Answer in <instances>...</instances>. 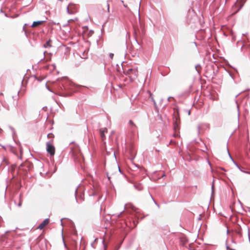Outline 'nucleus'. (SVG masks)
<instances>
[{
	"instance_id": "f257e3e1",
	"label": "nucleus",
	"mask_w": 250,
	"mask_h": 250,
	"mask_svg": "<svg viewBox=\"0 0 250 250\" xmlns=\"http://www.w3.org/2000/svg\"><path fill=\"white\" fill-rule=\"evenodd\" d=\"M46 151L51 156H53L55 153V147L52 142H47L46 144Z\"/></svg>"
},
{
	"instance_id": "f03ea898",
	"label": "nucleus",
	"mask_w": 250,
	"mask_h": 250,
	"mask_svg": "<svg viewBox=\"0 0 250 250\" xmlns=\"http://www.w3.org/2000/svg\"><path fill=\"white\" fill-rule=\"evenodd\" d=\"M246 0H237L234 6H233V9L235 10L234 13L238 12L240 9L244 5Z\"/></svg>"
},
{
	"instance_id": "7ed1b4c3",
	"label": "nucleus",
	"mask_w": 250,
	"mask_h": 250,
	"mask_svg": "<svg viewBox=\"0 0 250 250\" xmlns=\"http://www.w3.org/2000/svg\"><path fill=\"white\" fill-rule=\"evenodd\" d=\"M74 159L75 161L81 163L84 161V158L82 154L79 151H75L73 152Z\"/></svg>"
},
{
	"instance_id": "20e7f679",
	"label": "nucleus",
	"mask_w": 250,
	"mask_h": 250,
	"mask_svg": "<svg viewBox=\"0 0 250 250\" xmlns=\"http://www.w3.org/2000/svg\"><path fill=\"white\" fill-rule=\"evenodd\" d=\"M126 74L127 75H130V78L132 79H134L135 77H137L138 71L137 70L130 68L126 70Z\"/></svg>"
},
{
	"instance_id": "39448f33",
	"label": "nucleus",
	"mask_w": 250,
	"mask_h": 250,
	"mask_svg": "<svg viewBox=\"0 0 250 250\" xmlns=\"http://www.w3.org/2000/svg\"><path fill=\"white\" fill-rule=\"evenodd\" d=\"M67 12L69 14H73L77 12L76 6L73 4H69L67 7Z\"/></svg>"
},
{
	"instance_id": "423d86ee",
	"label": "nucleus",
	"mask_w": 250,
	"mask_h": 250,
	"mask_svg": "<svg viewBox=\"0 0 250 250\" xmlns=\"http://www.w3.org/2000/svg\"><path fill=\"white\" fill-rule=\"evenodd\" d=\"M180 123V120L179 117H177L175 118L174 123V129L175 131L179 129V124Z\"/></svg>"
},
{
	"instance_id": "0eeeda50",
	"label": "nucleus",
	"mask_w": 250,
	"mask_h": 250,
	"mask_svg": "<svg viewBox=\"0 0 250 250\" xmlns=\"http://www.w3.org/2000/svg\"><path fill=\"white\" fill-rule=\"evenodd\" d=\"M107 132V129L106 128H102L100 129V136L101 137L102 141H104V140L105 139V136L104 134Z\"/></svg>"
},
{
	"instance_id": "6e6552de",
	"label": "nucleus",
	"mask_w": 250,
	"mask_h": 250,
	"mask_svg": "<svg viewBox=\"0 0 250 250\" xmlns=\"http://www.w3.org/2000/svg\"><path fill=\"white\" fill-rule=\"evenodd\" d=\"M49 220L48 219H45L40 225L38 226V229H43L49 223Z\"/></svg>"
},
{
	"instance_id": "1a4fd4ad",
	"label": "nucleus",
	"mask_w": 250,
	"mask_h": 250,
	"mask_svg": "<svg viewBox=\"0 0 250 250\" xmlns=\"http://www.w3.org/2000/svg\"><path fill=\"white\" fill-rule=\"evenodd\" d=\"M44 22V21H34L32 23V25H31V27L33 28L39 26L42 24Z\"/></svg>"
},
{
	"instance_id": "9d476101",
	"label": "nucleus",
	"mask_w": 250,
	"mask_h": 250,
	"mask_svg": "<svg viewBox=\"0 0 250 250\" xmlns=\"http://www.w3.org/2000/svg\"><path fill=\"white\" fill-rule=\"evenodd\" d=\"M51 42L52 41L51 40H49L48 41L46 42L44 44L43 46L45 48L51 47Z\"/></svg>"
},
{
	"instance_id": "9b49d317",
	"label": "nucleus",
	"mask_w": 250,
	"mask_h": 250,
	"mask_svg": "<svg viewBox=\"0 0 250 250\" xmlns=\"http://www.w3.org/2000/svg\"><path fill=\"white\" fill-rule=\"evenodd\" d=\"M47 137L51 139V140L50 141H49L48 142H52V143H53V141H54L53 138L54 137V134L52 133H49L47 135Z\"/></svg>"
},
{
	"instance_id": "f8f14e48",
	"label": "nucleus",
	"mask_w": 250,
	"mask_h": 250,
	"mask_svg": "<svg viewBox=\"0 0 250 250\" xmlns=\"http://www.w3.org/2000/svg\"><path fill=\"white\" fill-rule=\"evenodd\" d=\"M22 196L21 195V194L20 195V197H19V203L18 204V206L19 207H20L21 206V205H22Z\"/></svg>"
},
{
	"instance_id": "ddd939ff",
	"label": "nucleus",
	"mask_w": 250,
	"mask_h": 250,
	"mask_svg": "<svg viewBox=\"0 0 250 250\" xmlns=\"http://www.w3.org/2000/svg\"><path fill=\"white\" fill-rule=\"evenodd\" d=\"M181 242L182 243L183 245H184L188 243V239L185 237H182L181 238Z\"/></svg>"
},
{
	"instance_id": "4468645a",
	"label": "nucleus",
	"mask_w": 250,
	"mask_h": 250,
	"mask_svg": "<svg viewBox=\"0 0 250 250\" xmlns=\"http://www.w3.org/2000/svg\"><path fill=\"white\" fill-rule=\"evenodd\" d=\"M129 125L132 127H134V128H137V126H136V125L134 124V123L132 120H130L129 121Z\"/></svg>"
},
{
	"instance_id": "2eb2a0df",
	"label": "nucleus",
	"mask_w": 250,
	"mask_h": 250,
	"mask_svg": "<svg viewBox=\"0 0 250 250\" xmlns=\"http://www.w3.org/2000/svg\"><path fill=\"white\" fill-rule=\"evenodd\" d=\"M113 56H114V54L113 53H110L109 54V57L110 58L112 59L113 58Z\"/></svg>"
},
{
	"instance_id": "dca6fc26",
	"label": "nucleus",
	"mask_w": 250,
	"mask_h": 250,
	"mask_svg": "<svg viewBox=\"0 0 250 250\" xmlns=\"http://www.w3.org/2000/svg\"><path fill=\"white\" fill-rule=\"evenodd\" d=\"M148 92L149 94L150 98L152 100L154 101L153 97H152V94L151 93V92L150 91H148Z\"/></svg>"
},
{
	"instance_id": "f3484780",
	"label": "nucleus",
	"mask_w": 250,
	"mask_h": 250,
	"mask_svg": "<svg viewBox=\"0 0 250 250\" xmlns=\"http://www.w3.org/2000/svg\"><path fill=\"white\" fill-rule=\"evenodd\" d=\"M107 11L108 12H109V4H107Z\"/></svg>"
},
{
	"instance_id": "a211bd4d",
	"label": "nucleus",
	"mask_w": 250,
	"mask_h": 250,
	"mask_svg": "<svg viewBox=\"0 0 250 250\" xmlns=\"http://www.w3.org/2000/svg\"><path fill=\"white\" fill-rule=\"evenodd\" d=\"M109 174V173L108 172V173H107V176H108V178L109 179L110 177L108 176Z\"/></svg>"
},
{
	"instance_id": "6ab92c4d",
	"label": "nucleus",
	"mask_w": 250,
	"mask_h": 250,
	"mask_svg": "<svg viewBox=\"0 0 250 250\" xmlns=\"http://www.w3.org/2000/svg\"><path fill=\"white\" fill-rule=\"evenodd\" d=\"M2 131V129L0 128V133Z\"/></svg>"
},
{
	"instance_id": "aec40b11",
	"label": "nucleus",
	"mask_w": 250,
	"mask_h": 250,
	"mask_svg": "<svg viewBox=\"0 0 250 250\" xmlns=\"http://www.w3.org/2000/svg\"><path fill=\"white\" fill-rule=\"evenodd\" d=\"M118 169L120 170V168H119V167H118Z\"/></svg>"
}]
</instances>
